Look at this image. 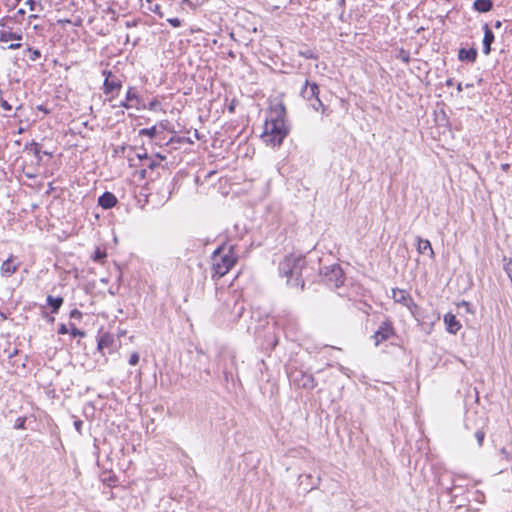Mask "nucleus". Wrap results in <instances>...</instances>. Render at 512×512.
I'll list each match as a JSON object with an SVG mask.
<instances>
[{
    "instance_id": "1",
    "label": "nucleus",
    "mask_w": 512,
    "mask_h": 512,
    "mask_svg": "<svg viewBox=\"0 0 512 512\" xmlns=\"http://www.w3.org/2000/svg\"><path fill=\"white\" fill-rule=\"evenodd\" d=\"M289 133L286 123V107L283 103L271 106L264 124L262 139L272 145L280 146Z\"/></svg>"
},
{
    "instance_id": "2",
    "label": "nucleus",
    "mask_w": 512,
    "mask_h": 512,
    "mask_svg": "<svg viewBox=\"0 0 512 512\" xmlns=\"http://www.w3.org/2000/svg\"><path fill=\"white\" fill-rule=\"evenodd\" d=\"M306 270V259L300 255H288L279 264V273L281 276L286 277L287 284L291 287H300L301 290L305 286L306 276L304 272Z\"/></svg>"
},
{
    "instance_id": "3",
    "label": "nucleus",
    "mask_w": 512,
    "mask_h": 512,
    "mask_svg": "<svg viewBox=\"0 0 512 512\" xmlns=\"http://www.w3.org/2000/svg\"><path fill=\"white\" fill-rule=\"evenodd\" d=\"M211 259L212 278L218 280L235 266L238 255L235 253L234 245L223 243L212 253Z\"/></svg>"
},
{
    "instance_id": "4",
    "label": "nucleus",
    "mask_w": 512,
    "mask_h": 512,
    "mask_svg": "<svg viewBox=\"0 0 512 512\" xmlns=\"http://www.w3.org/2000/svg\"><path fill=\"white\" fill-rule=\"evenodd\" d=\"M300 95L315 111H321L323 115H328L327 107L319 99V87L315 82L311 83L307 79L300 91Z\"/></svg>"
},
{
    "instance_id": "5",
    "label": "nucleus",
    "mask_w": 512,
    "mask_h": 512,
    "mask_svg": "<svg viewBox=\"0 0 512 512\" xmlns=\"http://www.w3.org/2000/svg\"><path fill=\"white\" fill-rule=\"evenodd\" d=\"M392 298L396 303L407 307L417 321L424 322L421 308L414 302L408 291L395 288L392 290Z\"/></svg>"
},
{
    "instance_id": "6",
    "label": "nucleus",
    "mask_w": 512,
    "mask_h": 512,
    "mask_svg": "<svg viewBox=\"0 0 512 512\" xmlns=\"http://www.w3.org/2000/svg\"><path fill=\"white\" fill-rule=\"evenodd\" d=\"M320 275L329 288H338L344 283V273L339 264L324 267L320 270Z\"/></svg>"
},
{
    "instance_id": "7",
    "label": "nucleus",
    "mask_w": 512,
    "mask_h": 512,
    "mask_svg": "<svg viewBox=\"0 0 512 512\" xmlns=\"http://www.w3.org/2000/svg\"><path fill=\"white\" fill-rule=\"evenodd\" d=\"M290 383L303 389L312 390L316 387L317 383L312 374L302 370H292L289 373Z\"/></svg>"
},
{
    "instance_id": "8",
    "label": "nucleus",
    "mask_w": 512,
    "mask_h": 512,
    "mask_svg": "<svg viewBox=\"0 0 512 512\" xmlns=\"http://www.w3.org/2000/svg\"><path fill=\"white\" fill-rule=\"evenodd\" d=\"M394 334L395 330L391 321L387 320L382 322L372 336V338L374 339V345L379 346L382 342L393 337Z\"/></svg>"
},
{
    "instance_id": "9",
    "label": "nucleus",
    "mask_w": 512,
    "mask_h": 512,
    "mask_svg": "<svg viewBox=\"0 0 512 512\" xmlns=\"http://www.w3.org/2000/svg\"><path fill=\"white\" fill-rule=\"evenodd\" d=\"M142 102L143 101L137 94L136 89L134 87L130 86L126 92L125 100L121 101L118 104V107H122V108H126V109H130V108L140 109L143 106Z\"/></svg>"
},
{
    "instance_id": "10",
    "label": "nucleus",
    "mask_w": 512,
    "mask_h": 512,
    "mask_svg": "<svg viewBox=\"0 0 512 512\" xmlns=\"http://www.w3.org/2000/svg\"><path fill=\"white\" fill-rule=\"evenodd\" d=\"M122 88V81L119 77L114 76L111 79H104L103 82V93L105 95H111V98L117 96Z\"/></svg>"
},
{
    "instance_id": "11",
    "label": "nucleus",
    "mask_w": 512,
    "mask_h": 512,
    "mask_svg": "<svg viewBox=\"0 0 512 512\" xmlns=\"http://www.w3.org/2000/svg\"><path fill=\"white\" fill-rule=\"evenodd\" d=\"M15 260L16 258L13 255H11L2 263L1 273L3 276L10 277L18 270L20 263H16Z\"/></svg>"
},
{
    "instance_id": "12",
    "label": "nucleus",
    "mask_w": 512,
    "mask_h": 512,
    "mask_svg": "<svg viewBox=\"0 0 512 512\" xmlns=\"http://www.w3.org/2000/svg\"><path fill=\"white\" fill-rule=\"evenodd\" d=\"M444 323L446 325V330L450 334H456L462 327L461 323L456 319V316L452 313H447L444 315Z\"/></svg>"
},
{
    "instance_id": "13",
    "label": "nucleus",
    "mask_w": 512,
    "mask_h": 512,
    "mask_svg": "<svg viewBox=\"0 0 512 512\" xmlns=\"http://www.w3.org/2000/svg\"><path fill=\"white\" fill-rule=\"evenodd\" d=\"M118 200L116 196L112 192H104L99 198H98V205L101 206L103 209H111L117 204Z\"/></svg>"
},
{
    "instance_id": "14",
    "label": "nucleus",
    "mask_w": 512,
    "mask_h": 512,
    "mask_svg": "<svg viewBox=\"0 0 512 512\" xmlns=\"http://www.w3.org/2000/svg\"><path fill=\"white\" fill-rule=\"evenodd\" d=\"M484 37H483V53L485 55L490 54L491 52V44L494 42V33L488 26V24H484Z\"/></svg>"
},
{
    "instance_id": "15",
    "label": "nucleus",
    "mask_w": 512,
    "mask_h": 512,
    "mask_svg": "<svg viewBox=\"0 0 512 512\" xmlns=\"http://www.w3.org/2000/svg\"><path fill=\"white\" fill-rule=\"evenodd\" d=\"M477 50L475 48L465 49L461 48L458 52V59L460 61H466L470 63H474L477 59Z\"/></svg>"
},
{
    "instance_id": "16",
    "label": "nucleus",
    "mask_w": 512,
    "mask_h": 512,
    "mask_svg": "<svg viewBox=\"0 0 512 512\" xmlns=\"http://www.w3.org/2000/svg\"><path fill=\"white\" fill-rule=\"evenodd\" d=\"M113 343V336L108 333H105L101 335L100 338L98 339L97 349L103 353L104 350L110 348L113 345Z\"/></svg>"
},
{
    "instance_id": "17",
    "label": "nucleus",
    "mask_w": 512,
    "mask_h": 512,
    "mask_svg": "<svg viewBox=\"0 0 512 512\" xmlns=\"http://www.w3.org/2000/svg\"><path fill=\"white\" fill-rule=\"evenodd\" d=\"M417 251L419 254H426V252L429 251L431 257L434 255L431 242L428 239H422L419 236L417 237Z\"/></svg>"
},
{
    "instance_id": "18",
    "label": "nucleus",
    "mask_w": 512,
    "mask_h": 512,
    "mask_svg": "<svg viewBox=\"0 0 512 512\" xmlns=\"http://www.w3.org/2000/svg\"><path fill=\"white\" fill-rule=\"evenodd\" d=\"M473 8L480 13H486L493 8V2L491 0H475Z\"/></svg>"
},
{
    "instance_id": "19",
    "label": "nucleus",
    "mask_w": 512,
    "mask_h": 512,
    "mask_svg": "<svg viewBox=\"0 0 512 512\" xmlns=\"http://www.w3.org/2000/svg\"><path fill=\"white\" fill-rule=\"evenodd\" d=\"M22 39V34L12 31L1 30L0 31V42L7 43L12 40L20 41Z\"/></svg>"
},
{
    "instance_id": "20",
    "label": "nucleus",
    "mask_w": 512,
    "mask_h": 512,
    "mask_svg": "<svg viewBox=\"0 0 512 512\" xmlns=\"http://www.w3.org/2000/svg\"><path fill=\"white\" fill-rule=\"evenodd\" d=\"M46 301L47 304L51 307V312L53 314H56L61 308L64 299L62 297H53L51 295H48Z\"/></svg>"
},
{
    "instance_id": "21",
    "label": "nucleus",
    "mask_w": 512,
    "mask_h": 512,
    "mask_svg": "<svg viewBox=\"0 0 512 512\" xmlns=\"http://www.w3.org/2000/svg\"><path fill=\"white\" fill-rule=\"evenodd\" d=\"M230 366L231 367H228L227 365H223V367H222V372H223L225 381H227V382L229 381L230 378H232V375H233L232 370L235 367V356L230 357Z\"/></svg>"
},
{
    "instance_id": "22",
    "label": "nucleus",
    "mask_w": 512,
    "mask_h": 512,
    "mask_svg": "<svg viewBox=\"0 0 512 512\" xmlns=\"http://www.w3.org/2000/svg\"><path fill=\"white\" fill-rule=\"evenodd\" d=\"M25 150H30L34 153V155L40 160L41 157H40V145L36 142H31L30 144H26L25 145Z\"/></svg>"
},
{
    "instance_id": "23",
    "label": "nucleus",
    "mask_w": 512,
    "mask_h": 512,
    "mask_svg": "<svg viewBox=\"0 0 512 512\" xmlns=\"http://www.w3.org/2000/svg\"><path fill=\"white\" fill-rule=\"evenodd\" d=\"M299 55L301 57L306 58V59H317L318 58L317 53L314 50L310 49V48H306L304 50H300L299 51Z\"/></svg>"
},
{
    "instance_id": "24",
    "label": "nucleus",
    "mask_w": 512,
    "mask_h": 512,
    "mask_svg": "<svg viewBox=\"0 0 512 512\" xmlns=\"http://www.w3.org/2000/svg\"><path fill=\"white\" fill-rule=\"evenodd\" d=\"M485 431L483 430V428H478L475 433H474V437L477 441V444L479 447H481L483 445V442H484V439H485Z\"/></svg>"
},
{
    "instance_id": "25",
    "label": "nucleus",
    "mask_w": 512,
    "mask_h": 512,
    "mask_svg": "<svg viewBox=\"0 0 512 512\" xmlns=\"http://www.w3.org/2000/svg\"><path fill=\"white\" fill-rule=\"evenodd\" d=\"M107 254L105 251L101 250L100 248H97L92 256V259L95 262H102L106 258Z\"/></svg>"
},
{
    "instance_id": "26",
    "label": "nucleus",
    "mask_w": 512,
    "mask_h": 512,
    "mask_svg": "<svg viewBox=\"0 0 512 512\" xmlns=\"http://www.w3.org/2000/svg\"><path fill=\"white\" fill-rule=\"evenodd\" d=\"M145 161L147 162L145 165L149 167L150 169H155L159 166V161L156 159L149 157L146 153H144Z\"/></svg>"
},
{
    "instance_id": "27",
    "label": "nucleus",
    "mask_w": 512,
    "mask_h": 512,
    "mask_svg": "<svg viewBox=\"0 0 512 512\" xmlns=\"http://www.w3.org/2000/svg\"><path fill=\"white\" fill-rule=\"evenodd\" d=\"M27 52H29V59L31 61H36L41 57V52L38 49H34L32 47L27 48Z\"/></svg>"
},
{
    "instance_id": "28",
    "label": "nucleus",
    "mask_w": 512,
    "mask_h": 512,
    "mask_svg": "<svg viewBox=\"0 0 512 512\" xmlns=\"http://www.w3.org/2000/svg\"><path fill=\"white\" fill-rule=\"evenodd\" d=\"M398 58H399L402 62H404V63L408 64V63L410 62V53H409V51L404 50V49H401V50L399 51Z\"/></svg>"
},
{
    "instance_id": "29",
    "label": "nucleus",
    "mask_w": 512,
    "mask_h": 512,
    "mask_svg": "<svg viewBox=\"0 0 512 512\" xmlns=\"http://www.w3.org/2000/svg\"><path fill=\"white\" fill-rule=\"evenodd\" d=\"M70 334L73 337H84L85 332L76 328L74 324H70Z\"/></svg>"
},
{
    "instance_id": "30",
    "label": "nucleus",
    "mask_w": 512,
    "mask_h": 512,
    "mask_svg": "<svg viewBox=\"0 0 512 512\" xmlns=\"http://www.w3.org/2000/svg\"><path fill=\"white\" fill-rule=\"evenodd\" d=\"M156 133H157V129H156V127H155V126L150 127V128H145V129H142V130L140 131V134H141V135H147V136H149L150 138L155 137Z\"/></svg>"
},
{
    "instance_id": "31",
    "label": "nucleus",
    "mask_w": 512,
    "mask_h": 512,
    "mask_svg": "<svg viewBox=\"0 0 512 512\" xmlns=\"http://www.w3.org/2000/svg\"><path fill=\"white\" fill-rule=\"evenodd\" d=\"M25 423H26V418L25 417H18L15 421V424H14V428L15 429H25Z\"/></svg>"
},
{
    "instance_id": "32",
    "label": "nucleus",
    "mask_w": 512,
    "mask_h": 512,
    "mask_svg": "<svg viewBox=\"0 0 512 512\" xmlns=\"http://www.w3.org/2000/svg\"><path fill=\"white\" fill-rule=\"evenodd\" d=\"M150 10L152 12H154L155 14H157L159 17H164V13L162 12L161 10V6L159 4H155L153 6L150 7Z\"/></svg>"
},
{
    "instance_id": "33",
    "label": "nucleus",
    "mask_w": 512,
    "mask_h": 512,
    "mask_svg": "<svg viewBox=\"0 0 512 512\" xmlns=\"http://www.w3.org/2000/svg\"><path fill=\"white\" fill-rule=\"evenodd\" d=\"M138 362H139V354L137 352L132 353L129 358V364L132 366H135L138 364Z\"/></svg>"
},
{
    "instance_id": "34",
    "label": "nucleus",
    "mask_w": 512,
    "mask_h": 512,
    "mask_svg": "<svg viewBox=\"0 0 512 512\" xmlns=\"http://www.w3.org/2000/svg\"><path fill=\"white\" fill-rule=\"evenodd\" d=\"M167 22H168L171 26H173L174 28L180 27V26H181V24H182L181 20H180L179 18H176V17H175V18H168V19H167Z\"/></svg>"
},
{
    "instance_id": "35",
    "label": "nucleus",
    "mask_w": 512,
    "mask_h": 512,
    "mask_svg": "<svg viewBox=\"0 0 512 512\" xmlns=\"http://www.w3.org/2000/svg\"><path fill=\"white\" fill-rule=\"evenodd\" d=\"M0 106L3 108V110L5 111H11L12 110V106L8 103V101H6L5 99L3 98H0Z\"/></svg>"
},
{
    "instance_id": "36",
    "label": "nucleus",
    "mask_w": 512,
    "mask_h": 512,
    "mask_svg": "<svg viewBox=\"0 0 512 512\" xmlns=\"http://www.w3.org/2000/svg\"><path fill=\"white\" fill-rule=\"evenodd\" d=\"M70 318L72 319H81L82 318V313L81 311H79L78 309H73L70 314H69Z\"/></svg>"
},
{
    "instance_id": "37",
    "label": "nucleus",
    "mask_w": 512,
    "mask_h": 512,
    "mask_svg": "<svg viewBox=\"0 0 512 512\" xmlns=\"http://www.w3.org/2000/svg\"><path fill=\"white\" fill-rule=\"evenodd\" d=\"M82 426H83V421L80 420V419H76L74 421V427L76 429V431L79 433V434H82Z\"/></svg>"
},
{
    "instance_id": "38",
    "label": "nucleus",
    "mask_w": 512,
    "mask_h": 512,
    "mask_svg": "<svg viewBox=\"0 0 512 512\" xmlns=\"http://www.w3.org/2000/svg\"><path fill=\"white\" fill-rule=\"evenodd\" d=\"M58 333L61 334V335H64V334L68 333V328H67V326L64 323L59 325Z\"/></svg>"
},
{
    "instance_id": "39",
    "label": "nucleus",
    "mask_w": 512,
    "mask_h": 512,
    "mask_svg": "<svg viewBox=\"0 0 512 512\" xmlns=\"http://www.w3.org/2000/svg\"><path fill=\"white\" fill-rule=\"evenodd\" d=\"M500 454L502 455V457L505 459V460H510L511 459V454L506 450V448H502L500 450Z\"/></svg>"
},
{
    "instance_id": "40",
    "label": "nucleus",
    "mask_w": 512,
    "mask_h": 512,
    "mask_svg": "<svg viewBox=\"0 0 512 512\" xmlns=\"http://www.w3.org/2000/svg\"><path fill=\"white\" fill-rule=\"evenodd\" d=\"M26 5H28V6H29V9H30L31 11H35V10H36V5H37V3H36V1H35V0H26Z\"/></svg>"
},
{
    "instance_id": "41",
    "label": "nucleus",
    "mask_w": 512,
    "mask_h": 512,
    "mask_svg": "<svg viewBox=\"0 0 512 512\" xmlns=\"http://www.w3.org/2000/svg\"><path fill=\"white\" fill-rule=\"evenodd\" d=\"M102 75L105 77V79H111V78H113V77L115 76V75H114V74H112V72H111V71H109V70H103V71H102Z\"/></svg>"
},
{
    "instance_id": "42",
    "label": "nucleus",
    "mask_w": 512,
    "mask_h": 512,
    "mask_svg": "<svg viewBox=\"0 0 512 512\" xmlns=\"http://www.w3.org/2000/svg\"><path fill=\"white\" fill-rule=\"evenodd\" d=\"M439 484L447 491L448 494L452 493L453 486H445L441 479L439 480Z\"/></svg>"
},
{
    "instance_id": "43",
    "label": "nucleus",
    "mask_w": 512,
    "mask_h": 512,
    "mask_svg": "<svg viewBox=\"0 0 512 512\" xmlns=\"http://www.w3.org/2000/svg\"><path fill=\"white\" fill-rule=\"evenodd\" d=\"M21 46H22L21 43H11L10 45L7 46V49L15 50V49H19Z\"/></svg>"
},
{
    "instance_id": "44",
    "label": "nucleus",
    "mask_w": 512,
    "mask_h": 512,
    "mask_svg": "<svg viewBox=\"0 0 512 512\" xmlns=\"http://www.w3.org/2000/svg\"><path fill=\"white\" fill-rule=\"evenodd\" d=\"M37 108H38V110L43 111L45 114L50 113V111L46 107H44L43 105H40Z\"/></svg>"
},
{
    "instance_id": "45",
    "label": "nucleus",
    "mask_w": 512,
    "mask_h": 512,
    "mask_svg": "<svg viewBox=\"0 0 512 512\" xmlns=\"http://www.w3.org/2000/svg\"><path fill=\"white\" fill-rule=\"evenodd\" d=\"M509 168H510V165H509V164H507V163H505V164H502V165H501V169H502L503 171H507Z\"/></svg>"
},
{
    "instance_id": "46",
    "label": "nucleus",
    "mask_w": 512,
    "mask_h": 512,
    "mask_svg": "<svg viewBox=\"0 0 512 512\" xmlns=\"http://www.w3.org/2000/svg\"><path fill=\"white\" fill-rule=\"evenodd\" d=\"M155 157H156L155 159H156L157 161H159V162L165 159V156H162V155H160V154H156V156H155Z\"/></svg>"
},
{
    "instance_id": "47",
    "label": "nucleus",
    "mask_w": 512,
    "mask_h": 512,
    "mask_svg": "<svg viewBox=\"0 0 512 512\" xmlns=\"http://www.w3.org/2000/svg\"><path fill=\"white\" fill-rule=\"evenodd\" d=\"M446 85L447 86H452L453 85V80L452 79L447 80Z\"/></svg>"
},
{
    "instance_id": "48",
    "label": "nucleus",
    "mask_w": 512,
    "mask_h": 512,
    "mask_svg": "<svg viewBox=\"0 0 512 512\" xmlns=\"http://www.w3.org/2000/svg\"><path fill=\"white\" fill-rule=\"evenodd\" d=\"M462 305H463V307H467L468 308L470 304H469V302L463 301Z\"/></svg>"
},
{
    "instance_id": "49",
    "label": "nucleus",
    "mask_w": 512,
    "mask_h": 512,
    "mask_svg": "<svg viewBox=\"0 0 512 512\" xmlns=\"http://www.w3.org/2000/svg\"><path fill=\"white\" fill-rule=\"evenodd\" d=\"M339 5H340L341 7H344V6H345V0H340V1H339Z\"/></svg>"
},
{
    "instance_id": "50",
    "label": "nucleus",
    "mask_w": 512,
    "mask_h": 512,
    "mask_svg": "<svg viewBox=\"0 0 512 512\" xmlns=\"http://www.w3.org/2000/svg\"><path fill=\"white\" fill-rule=\"evenodd\" d=\"M138 158L141 160H145L144 154H138Z\"/></svg>"
},
{
    "instance_id": "51",
    "label": "nucleus",
    "mask_w": 512,
    "mask_h": 512,
    "mask_svg": "<svg viewBox=\"0 0 512 512\" xmlns=\"http://www.w3.org/2000/svg\"><path fill=\"white\" fill-rule=\"evenodd\" d=\"M500 26H501V22H500V21H497V22L495 23V27H496V28H499Z\"/></svg>"
},
{
    "instance_id": "52",
    "label": "nucleus",
    "mask_w": 512,
    "mask_h": 512,
    "mask_svg": "<svg viewBox=\"0 0 512 512\" xmlns=\"http://www.w3.org/2000/svg\"><path fill=\"white\" fill-rule=\"evenodd\" d=\"M457 90H458V91H462V85H461V83H459V84L457 85Z\"/></svg>"
},
{
    "instance_id": "53",
    "label": "nucleus",
    "mask_w": 512,
    "mask_h": 512,
    "mask_svg": "<svg viewBox=\"0 0 512 512\" xmlns=\"http://www.w3.org/2000/svg\"><path fill=\"white\" fill-rule=\"evenodd\" d=\"M229 111H230V112H233V111H234V105H233V104H231V105L229 106Z\"/></svg>"
},
{
    "instance_id": "54",
    "label": "nucleus",
    "mask_w": 512,
    "mask_h": 512,
    "mask_svg": "<svg viewBox=\"0 0 512 512\" xmlns=\"http://www.w3.org/2000/svg\"><path fill=\"white\" fill-rule=\"evenodd\" d=\"M38 16L37 15H30L29 18L30 19H36Z\"/></svg>"
},
{
    "instance_id": "55",
    "label": "nucleus",
    "mask_w": 512,
    "mask_h": 512,
    "mask_svg": "<svg viewBox=\"0 0 512 512\" xmlns=\"http://www.w3.org/2000/svg\"><path fill=\"white\" fill-rule=\"evenodd\" d=\"M156 104H157V102H151V103H150V107L152 108V107H154Z\"/></svg>"
},
{
    "instance_id": "56",
    "label": "nucleus",
    "mask_w": 512,
    "mask_h": 512,
    "mask_svg": "<svg viewBox=\"0 0 512 512\" xmlns=\"http://www.w3.org/2000/svg\"><path fill=\"white\" fill-rule=\"evenodd\" d=\"M18 13H20V14H24L25 12H24V10H23V9H20V10L18 11Z\"/></svg>"
},
{
    "instance_id": "57",
    "label": "nucleus",
    "mask_w": 512,
    "mask_h": 512,
    "mask_svg": "<svg viewBox=\"0 0 512 512\" xmlns=\"http://www.w3.org/2000/svg\"><path fill=\"white\" fill-rule=\"evenodd\" d=\"M133 24H130V22H126L127 27H131Z\"/></svg>"
},
{
    "instance_id": "58",
    "label": "nucleus",
    "mask_w": 512,
    "mask_h": 512,
    "mask_svg": "<svg viewBox=\"0 0 512 512\" xmlns=\"http://www.w3.org/2000/svg\"><path fill=\"white\" fill-rule=\"evenodd\" d=\"M188 2V0H181V3H186Z\"/></svg>"
}]
</instances>
